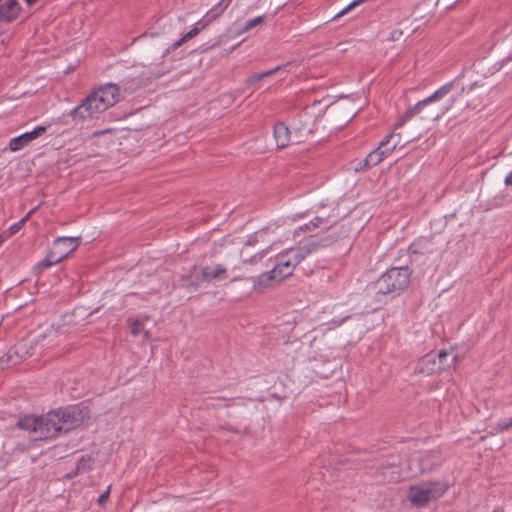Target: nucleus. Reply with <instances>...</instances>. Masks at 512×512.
<instances>
[{"mask_svg": "<svg viewBox=\"0 0 512 512\" xmlns=\"http://www.w3.org/2000/svg\"><path fill=\"white\" fill-rule=\"evenodd\" d=\"M88 416L87 407L71 405L40 416H22L16 426L32 433L34 440H48L78 427Z\"/></svg>", "mask_w": 512, "mask_h": 512, "instance_id": "nucleus-1", "label": "nucleus"}, {"mask_svg": "<svg viewBox=\"0 0 512 512\" xmlns=\"http://www.w3.org/2000/svg\"><path fill=\"white\" fill-rule=\"evenodd\" d=\"M472 89L473 86H470L466 90L459 80H452L441 86L429 97L419 101L412 108L408 109L396 124V127L402 126L415 116H419L422 121H437L452 108L453 104L457 102L463 94H469Z\"/></svg>", "mask_w": 512, "mask_h": 512, "instance_id": "nucleus-2", "label": "nucleus"}, {"mask_svg": "<svg viewBox=\"0 0 512 512\" xmlns=\"http://www.w3.org/2000/svg\"><path fill=\"white\" fill-rule=\"evenodd\" d=\"M410 276L411 271L408 266L393 267L377 279L374 288L377 293L383 295H398L409 286Z\"/></svg>", "mask_w": 512, "mask_h": 512, "instance_id": "nucleus-3", "label": "nucleus"}, {"mask_svg": "<svg viewBox=\"0 0 512 512\" xmlns=\"http://www.w3.org/2000/svg\"><path fill=\"white\" fill-rule=\"evenodd\" d=\"M448 489L444 482H418L410 486L407 498L416 507H424L440 498Z\"/></svg>", "mask_w": 512, "mask_h": 512, "instance_id": "nucleus-4", "label": "nucleus"}, {"mask_svg": "<svg viewBox=\"0 0 512 512\" xmlns=\"http://www.w3.org/2000/svg\"><path fill=\"white\" fill-rule=\"evenodd\" d=\"M111 106L103 96L98 94L97 90H94L69 112V116L74 121H84L106 111Z\"/></svg>", "mask_w": 512, "mask_h": 512, "instance_id": "nucleus-5", "label": "nucleus"}, {"mask_svg": "<svg viewBox=\"0 0 512 512\" xmlns=\"http://www.w3.org/2000/svg\"><path fill=\"white\" fill-rule=\"evenodd\" d=\"M80 244V237H59L53 242V248L46 259L40 261L35 269L42 272L46 268L65 259Z\"/></svg>", "mask_w": 512, "mask_h": 512, "instance_id": "nucleus-6", "label": "nucleus"}, {"mask_svg": "<svg viewBox=\"0 0 512 512\" xmlns=\"http://www.w3.org/2000/svg\"><path fill=\"white\" fill-rule=\"evenodd\" d=\"M300 263L293 248L288 249L286 252L279 254L275 259V265L272 273H275L278 281L292 275L295 267Z\"/></svg>", "mask_w": 512, "mask_h": 512, "instance_id": "nucleus-7", "label": "nucleus"}, {"mask_svg": "<svg viewBox=\"0 0 512 512\" xmlns=\"http://www.w3.org/2000/svg\"><path fill=\"white\" fill-rule=\"evenodd\" d=\"M27 356V345L25 343H18L1 356V368L4 369L6 367L15 366L21 363Z\"/></svg>", "mask_w": 512, "mask_h": 512, "instance_id": "nucleus-8", "label": "nucleus"}, {"mask_svg": "<svg viewBox=\"0 0 512 512\" xmlns=\"http://www.w3.org/2000/svg\"><path fill=\"white\" fill-rule=\"evenodd\" d=\"M47 128L45 126H37L34 130L30 132L23 133L20 136L14 137L9 142V148L11 151H19L25 146H27L30 142L37 139L41 135L46 132Z\"/></svg>", "mask_w": 512, "mask_h": 512, "instance_id": "nucleus-9", "label": "nucleus"}, {"mask_svg": "<svg viewBox=\"0 0 512 512\" xmlns=\"http://www.w3.org/2000/svg\"><path fill=\"white\" fill-rule=\"evenodd\" d=\"M339 215L338 213L328 214L327 216H316L309 223L304 226L299 227L301 231H314L316 229H320L322 231L328 230L329 228L336 225L338 222Z\"/></svg>", "mask_w": 512, "mask_h": 512, "instance_id": "nucleus-10", "label": "nucleus"}, {"mask_svg": "<svg viewBox=\"0 0 512 512\" xmlns=\"http://www.w3.org/2000/svg\"><path fill=\"white\" fill-rule=\"evenodd\" d=\"M21 6L17 0H0V23H12L18 19Z\"/></svg>", "mask_w": 512, "mask_h": 512, "instance_id": "nucleus-11", "label": "nucleus"}, {"mask_svg": "<svg viewBox=\"0 0 512 512\" xmlns=\"http://www.w3.org/2000/svg\"><path fill=\"white\" fill-rule=\"evenodd\" d=\"M441 365L436 363L435 353H428L420 358L415 366V373L422 375H432L441 372Z\"/></svg>", "mask_w": 512, "mask_h": 512, "instance_id": "nucleus-12", "label": "nucleus"}, {"mask_svg": "<svg viewBox=\"0 0 512 512\" xmlns=\"http://www.w3.org/2000/svg\"><path fill=\"white\" fill-rule=\"evenodd\" d=\"M273 135L278 148L282 149L294 142V134L283 122H277L273 127Z\"/></svg>", "mask_w": 512, "mask_h": 512, "instance_id": "nucleus-13", "label": "nucleus"}, {"mask_svg": "<svg viewBox=\"0 0 512 512\" xmlns=\"http://www.w3.org/2000/svg\"><path fill=\"white\" fill-rule=\"evenodd\" d=\"M198 281H212L227 278V270L222 264L215 266H202L200 268V277L196 276Z\"/></svg>", "mask_w": 512, "mask_h": 512, "instance_id": "nucleus-14", "label": "nucleus"}, {"mask_svg": "<svg viewBox=\"0 0 512 512\" xmlns=\"http://www.w3.org/2000/svg\"><path fill=\"white\" fill-rule=\"evenodd\" d=\"M308 115L300 114L298 116L297 121H294L292 127L294 130V142L301 143L305 141V138L312 133V127L310 123H307L306 121L303 122V118H307Z\"/></svg>", "mask_w": 512, "mask_h": 512, "instance_id": "nucleus-15", "label": "nucleus"}, {"mask_svg": "<svg viewBox=\"0 0 512 512\" xmlns=\"http://www.w3.org/2000/svg\"><path fill=\"white\" fill-rule=\"evenodd\" d=\"M232 398H226V397H212V396H205L201 399V403L199 408L201 409H212V408H228L233 405Z\"/></svg>", "mask_w": 512, "mask_h": 512, "instance_id": "nucleus-16", "label": "nucleus"}, {"mask_svg": "<svg viewBox=\"0 0 512 512\" xmlns=\"http://www.w3.org/2000/svg\"><path fill=\"white\" fill-rule=\"evenodd\" d=\"M94 463V459L92 456H82L73 471L67 473L68 478H73L76 476H84L86 473H88L92 469V465Z\"/></svg>", "mask_w": 512, "mask_h": 512, "instance_id": "nucleus-17", "label": "nucleus"}, {"mask_svg": "<svg viewBox=\"0 0 512 512\" xmlns=\"http://www.w3.org/2000/svg\"><path fill=\"white\" fill-rule=\"evenodd\" d=\"M96 90L98 91V94L103 96L106 102L110 103L112 106L119 99V87L116 84L108 83Z\"/></svg>", "mask_w": 512, "mask_h": 512, "instance_id": "nucleus-18", "label": "nucleus"}, {"mask_svg": "<svg viewBox=\"0 0 512 512\" xmlns=\"http://www.w3.org/2000/svg\"><path fill=\"white\" fill-rule=\"evenodd\" d=\"M327 244L322 243V241H311L309 243H306L305 245L293 248L295 251L297 257L299 258L300 262L305 259L310 254L316 252L320 247H325Z\"/></svg>", "mask_w": 512, "mask_h": 512, "instance_id": "nucleus-19", "label": "nucleus"}, {"mask_svg": "<svg viewBox=\"0 0 512 512\" xmlns=\"http://www.w3.org/2000/svg\"><path fill=\"white\" fill-rule=\"evenodd\" d=\"M375 477H383L393 480L399 477V470L395 463H387V465L381 464L379 469H377Z\"/></svg>", "mask_w": 512, "mask_h": 512, "instance_id": "nucleus-20", "label": "nucleus"}, {"mask_svg": "<svg viewBox=\"0 0 512 512\" xmlns=\"http://www.w3.org/2000/svg\"><path fill=\"white\" fill-rule=\"evenodd\" d=\"M273 280H277V276L275 273H272V269L269 272L262 273L255 281H254V289H262L270 285V282Z\"/></svg>", "mask_w": 512, "mask_h": 512, "instance_id": "nucleus-21", "label": "nucleus"}, {"mask_svg": "<svg viewBox=\"0 0 512 512\" xmlns=\"http://www.w3.org/2000/svg\"><path fill=\"white\" fill-rule=\"evenodd\" d=\"M436 355V363H439L441 367V371L449 369L452 365L455 364L456 357L454 356L448 361L449 353L446 350L439 351Z\"/></svg>", "mask_w": 512, "mask_h": 512, "instance_id": "nucleus-22", "label": "nucleus"}, {"mask_svg": "<svg viewBox=\"0 0 512 512\" xmlns=\"http://www.w3.org/2000/svg\"><path fill=\"white\" fill-rule=\"evenodd\" d=\"M36 208L31 209L23 218H21L18 222L11 225L6 231H4L8 237L16 234L26 223V221L31 217V215L35 212Z\"/></svg>", "mask_w": 512, "mask_h": 512, "instance_id": "nucleus-23", "label": "nucleus"}, {"mask_svg": "<svg viewBox=\"0 0 512 512\" xmlns=\"http://www.w3.org/2000/svg\"><path fill=\"white\" fill-rule=\"evenodd\" d=\"M392 138L393 134H388L378 145V148H380L387 157L395 150L398 145V142H391Z\"/></svg>", "mask_w": 512, "mask_h": 512, "instance_id": "nucleus-24", "label": "nucleus"}, {"mask_svg": "<svg viewBox=\"0 0 512 512\" xmlns=\"http://www.w3.org/2000/svg\"><path fill=\"white\" fill-rule=\"evenodd\" d=\"M381 162V157L375 155L373 151H371L360 163L359 169H369L378 165Z\"/></svg>", "mask_w": 512, "mask_h": 512, "instance_id": "nucleus-25", "label": "nucleus"}, {"mask_svg": "<svg viewBox=\"0 0 512 512\" xmlns=\"http://www.w3.org/2000/svg\"><path fill=\"white\" fill-rule=\"evenodd\" d=\"M226 6H224L221 1H219L215 6H213L207 13V17L209 21H213L217 19L220 15L224 13L226 10Z\"/></svg>", "mask_w": 512, "mask_h": 512, "instance_id": "nucleus-26", "label": "nucleus"}, {"mask_svg": "<svg viewBox=\"0 0 512 512\" xmlns=\"http://www.w3.org/2000/svg\"><path fill=\"white\" fill-rule=\"evenodd\" d=\"M130 327H131V333L134 335V336H137L141 333H144L145 337L148 338L149 337V333L148 331H146L144 329V326H143V323L138 320V319H135L133 321H131L130 323Z\"/></svg>", "mask_w": 512, "mask_h": 512, "instance_id": "nucleus-27", "label": "nucleus"}, {"mask_svg": "<svg viewBox=\"0 0 512 512\" xmlns=\"http://www.w3.org/2000/svg\"><path fill=\"white\" fill-rule=\"evenodd\" d=\"M263 22H264V17L263 16H258V17L254 18V19L248 20L245 23L244 27L240 30V32L241 33L247 32V31H249L250 29H252V28H254L256 26H259V25L263 24Z\"/></svg>", "mask_w": 512, "mask_h": 512, "instance_id": "nucleus-28", "label": "nucleus"}, {"mask_svg": "<svg viewBox=\"0 0 512 512\" xmlns=\"http://www.w3.org/2000/svg\"><path fill=\"white\" fill-rule=\"evenodd\" d=\"M511 428H512V418L509 421L505 422V423L498 424L494 428V430H495V433H502V432L507 431V430H509ZM492 434H494V432H492Z\"/></svg>", "mask_w": 512, "mask_h": 512, "instance_id": "nucleus-29", "label": "nucleus"}, {"mask_svg": "<svg viewBox=\"0 0 512 512\" xmlns=\"http://www.w3.org/2000/svg\"><path fill=\"white\" fill-rule=\"evenodd\" d=\"M110 491H111V487L108 486L107 489L102 494H100V496L97 499L98 505L102 506L106 503V501L109 498Z\"/></svg>", "mask_w": 512, "mask_h": 512, "instance_id": "nucleus-30", "label": "nucleus"}, {"mask_svg": "<svg viewBox=\"0 0 512 512\" xmlns=\"http://www.w3.org/2000/svg\"><path fill=\"white\" fill-rule=\"evenodd\" d=\"M199 33V29L197 27L192 28L190 31H188L183 37L182 41H187L192 39L194 36H196Z\"/></svg>", "mask_w": 512, "mask_h": 512, "instance_id": "nucleus-31", "label": "nucleus"}, {"mask_svg": "<svg viewBox=\"0 0 512 512\" xmlns=\"http://www.w3.org/2000/svg\"><path fill=\"white\" fill-rule=\"evenodd\" d=\"M282 68H283V66H277V67H275V68H273V69H271V70H268V71L262 72V73H260V77H261L262 79H264V78H266V77H269V76H271V75L275 74L276 72L280 71Z\"/></svg>", "mask_w": 512, "mask_h": 512, "instance_id": "nucleus-32", "label": "nucleus"}, {"mask_svg": "<svg viewBox=\"0 0 512 512\" xmlns=\"http://www.w3.org/2000/svg\"><path fill=\"white\" fill-rule=\"evenodd\" d=\"M260 80H262V78L260 77V73H257V74H254V75H251L250 77H248L246 79V83L248 85H254L255 83L259 82Z\"/></svg>", "mask_w": 512, "mask_h": 512, "instance_id": "nucleus-33", "label": "nucleus"}, {"mask_svg": "<svg viewBox=\"0 0 512 512\" xmlns=\"http://www.w3.org/2000/svg\"><path fill=\"white\" fill-rule=\"evenodd\" d=\"M373 152L375 153L376 156L381 157V161L387 158L386 154H384V152L378 147L374 149Z\"/></svg>", "mask_w": 512, "mask_h": 512, "instance_id": "nucleus-34", "label": "nucleus"}, {"mask_svg": "<svg viewBox=\"0 0 512 512\" xmlns=\"http://www.w3.org/2000/svg\"><path fill=\"white\" fill-rule=\"evenodd\" d=\"M186 41H182V38H180L178 41L174 42L172 45H171V49L172 50H175L177 49L179 46H181L183 43H185Z\"/></svg>", "mask_w": 512, "mask_h": 512, "instance_id": "nucleus-35", "label": "nucleus"}, {"mask_svg": "<svg viewBox=\"0 0 512 512\" xmlns=\"http://www.w3.org/2000/svg\"><path fill=\"white\" fill-rule=\"evenodd\" d=\"M505 184L507 186H512V171L506 176Z\"/></svg>", "mask_w": 512, "mask_h": 512, "instance_id": "nucleus-36", "label": "nucleus"}, {"mask_svg": "<svg viewBox=\"0 0 512 512\" xmlns=\"http://www.w3.org/2000/svg\"><path fill=\"white\" fill-rule=\"evenodd\" d=\"M9 237L7 236V234L5 232H3L1 235H0V245L5 241L7 240Z\"/></svg>", "mask_w": 512, "mask_h": 512, "instance_id": "nucleus-37", "label": "nucleus"}, {"mask_svg": "<svg viewBox=\"0 0 512 512\" xmlns=\"http://www.w3.org/2000/svg\"><path fill=\"white\" fill-rule=\"evenodd\" d=\"M428 464V458H423L421 460V466H422V469H424V467Z\"/></svg>", "mask_w": 512, "mask_h": 512, "instance_id": "nucleus-38", "label": "nucleus"}, {"mask_svg": "<svg viewBox=\"0 0 512 512\" xmlns=\"http://www.w3.org/2000/svg\"><path fill=\"white\" fill-rule=\"evenodd\" d=\"M220 1H221V3H222L224 6H226V8H228V6H229V5H230V3H231V0H220Z\"/></svg>", "mask_w": 512, "mask_h": 512, "instance_id": "nucleus-39", "label": "nucleus"}, {"mask_svg": "<svg viewBox=\"0 0 512 512\" xmlns=\"http://www.w3.org/2000/svg\"><path fill=\"white\" fill-rule=\"evenodd\" d=\"M38 0H25V2L27 3V5L31 6L33 4H35Z\"/></svg>", "mask_w": 512, "mask_h": 512, "instance_id": "nucleus-40", "label": "nucleus"}, {"mask_svg": "<svg viewBox=\"0 0 512 512\" xmlns=\"http://www.w3.org/2000/svg\"><path fill=\"white\" fill-rule=\"evenodd\" d=\"M61 249H62V250L69 249V244H68V243H67V244H63V245L61 246Z\"/></svg>", "mask_w": 512, "mask_h": 512, "instance_id": "nucleus-41", "label": "nucleus"}, {"mask_svg": "<svg viewBox=\"0 0 512 512\" xmlns=\"http://www.w3.org/2000/svg\"><path fill=\"white\" fill-rule=\"evenodd\" d=\"M464 104H465L466 107H470V103H469L468 100H466Z\"/></svg>", "mask_w": 512, "mask_h": 512, "instance_id": "nucleus-42", "label": "nucleus"}, {"mask_svg": "<svg viewBox=\"0 0 512 512\" xmlns=\"http://www.w3.org/2000/svg\"><path fill=\"white\" fill-rule=\"evenodd\" d=\"M196 271H197V267H196V266H194V267H193V273H195Z\"/></svg>", "mask_w": 512, "mask_h": 512, "instance_id": "nucleus-43", "label": "nucleus"}, {"mask_svg": "<svg viewBox=\"0 0 512 512\" xmlns=\"http://www.w3.org/2000/svg\"><path fill=\"white\" fill-rule=\"evenodd\" d=\"M2 323V317H0V324Z\"/></svg>", "mask_w": 512, "mask_h": 512, "instance_id": "nucleus-44", "label": "nucleus"}]
</instances>
